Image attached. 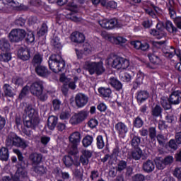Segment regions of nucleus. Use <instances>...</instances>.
<instances>
[{
  "label": "nucleus",
  "mask_w": 181,
  "mask_h": 181,
  "mask_svg": "<svg viewBox=\"0 0 181 181\" xmlns=\"http://www.w3.org/2000/svg\"><path fill=\"white\" fill-rule=\"evenodd\" d=\"M23 124L26 128L30 129H35L39 125V117L37 116V111L33 107L32 104H26L24 107Z\"/></svg>",
  "instance_id": "1"
},
{
  "label": "nucleus",
  "mask_w": 181,
  "mask_h": 181,
  "mask_svg": "<svg viewBox=\"0 0 181 181\" xmlns=\"http://www.w3.org/2000/svg\"><path fill=\"white\" fill-rule=\"evenodd\" d=\"M84 70L88 71L90 76L96 74V76H101L105 73V68H104V64L103 62H95L86 61L83 65Z\"/></svg>",
  "instance_id": "2"
},
{
  "label": "nucleus",
  "mask_w": 181,
  "mask_h": 181,
  "mask_svg": "<svg viewBox=\"0 0 181 181\" xmlns=\"http://www.w3.org/2000/svg\"><path fill=\"white\" fill-rule=\"evenodd\" d=\"M49 66L50 70L54 73H60L64 69L66 63L60 54H52L49 58Z\"/></svg>",
  "instance_id": "3"
},
{
  "label": "nucleus",
  "mask_w": 181,
  "mask_h": 181,
  "mask_svg": "<svg viewBox=\"0 0 181 181\" xmlns=\"http://www.w3.org/2000/svg\"><path fill=\"white\" fill-rule=\"evenodd\" d=\"M43 81H38L33 83L30 87V91L33 95L37 97L40 101H46L47 100V93L45 90Z\"/></svg>",
  "instance_id": "4"
},
{
  "label": "nucleus",
  "mask_w": 181,
  "mask_h": 181,
  "mask_svg": "<svg viewBox=\"0 0 181 181\" xmlns=\"http://www.w3.org/2000/svg\"><path fill=\"white\" fill-rule=\"evenodd\" d=\"M6 145V146H8V148H11V146H18L21 148L28 147V144H26V141L13 133L10 134L7 136Z\"/></svg>",
  "instance_id": "5"
},
{
  "label": "nucleus",
  "mask_w": 181,
  "mask_h": 181,
  "mask_svg": "<svg viewBox=\"0 0 181 181\" xmlns=\"http://www.w3.org/2000/svg\"><path fill=\"white\" fill-rule=\"evenodd\" d=\"M69 148L72 149L69 151V155H76L77 153V146L81 139V134L78 132H74L69 136Z\"/></svg>",
  "instance_id": "6"
},
{
  "label": "nucleus",
  "mask_w": 181,
  "mask_h": 181,
  "mask_svg": "<svg viewBox=\"0 0 181 181\" xmlns=\"http://www.w3.org/2000/svg\"><path fill=\"white\" fill-rule=\"evenodd\" d=\"M90 112L87 110H81L77 113L74 114L69 119V123L71 125H78L83 121H86L88 118Z\"/></svg>",
  "instance_id": "7"
},
{
  "label": "nucleus",
  "mask_w": 181,
  "mask_h": 181,
  "mask_svg": "<svg viewBox=\"0 0 181 181\" xmlns=\"http://www.w3.org/2000/svg\"><path fill=\"white\" fill-rule=\"evenodd\" d=\"M25 37L26 31L19 28L12 30L8 35L10 42L13 43H19V42H22Z\"/></svg>",
  "instance_id": "8"
},
{
  "label": "nucleus",
  "mask_w": 181,
  "mask_h": 181,
  "mask_svg": "<svg viewBox=\"0 0 181 181\" xmlns=\"http://www.w3.org/2000/svg\"><path fill=\"white\" fill-rule=\"evenodd\" d=\"M176 4H175V0H169L168 4V9L169 11V14L172 19H174V23L177 26V29H181V17H176V11H175V7Z\"/></svg>",
  "instance_id": "9"
},
{
  "label": "nucleus",
  "mask_w": 181,
  "mask_h": 181,
  "mask_svg": "<svg viewBox=\"0 0 181 181\" xmlns=\"http://www.w3.org/2000/svg\"><path fill=\"white\" fill-rule=\"evenodd\" d=\"M168 101L170 104H173V105H179L181 102V91H173L168 98Z\"/></svg>",
  "instance_id": "10"
},
{
  "label": "nucleus",
  "mask_w": 181,
  "mask_h": 181,
  "mask_svg": "<svg viewBox=\"0 0 181 181\" xmlns=\"http://www.w3.org/2000/svg\"><path fill=\"white\" fill-rule=\"evenodd\" d=\"M17 56L24 62L29 60V59H30V49L21 47L18 50Z\"/></svg>",
  "instance_id": "11"
},
{
  "label": "nucleus",
  "mask_w": 181,
  "mask_h": 181,
  "mask_svg": "<svg viewBox=\"0 0 181 181\" xmlns=\"http://www.w3.org/2000/svg\"><path fill=\"white\" fill-rule=\"evenodd\" d=\"M75 101L78 108H81V107H84L88 103V97L83 93H78L76 95Z\"/></svg>",
  "instance_id": "12"
},
{
  "label": "nucleus",
  "mask_w": 181,
  "mask_h": 181,
  "mask_svg": "<svg viewBox=\"0 0 181 181\" xmlns=\"http://www.w3.org/2000/svg\"><path fill=\"white\" fill-rule=\"evenodd\" d=\"M121 62H122V57H120L114 56L107 59V64L117 70H119V67L122 66Z\"/></svg>",
  "instance_id": "13"
},
{
  "label": "nucleus",
  "mask_w": 181,
  "mask_h": 181,
  "mask_svg": "<svg viewBox=\"0 0 181 181\" xmlns=\"http://www.w3.org/2000/svg\"><path fill=\"white\" fill-rule=\"evenodd\" d=\"M69 6V9L71 11V12L66 15V18L68 19H71V21H74V22H77L78 21V18L76 17L73 12L76 13L77 12V5L74 4V2H69L68 4Z\"/></svg>",
  "instance_id": "14"
},
{
  "label": "nucleus",
  "mask_w": 181,
  "mask_h": 181,
  "mask_svg": "<svg viewBox=\"0 0 181 181\" xmlns=\"http://www.w3.org/2000/svg\"><path fill=\"white\" fill-rule=\"evenodd\" d=\"M29 159L31 162L32 166H36L42 163V160L43 159V156L40 153H33L30 155Z\"/></svg>",
  "instance_id": "15"
},
{
  "label": "nucleus",
  "mask_w": 181,
  "mask_h": 181,
  "mask_svg": "<svg viewBox=\"0 0 181 181\" xmlns=\"http://www.w3.org/2000/svg\"><path fill=\"white\" fill-rule=\"evenodd\" d=\"M13 152L14 153H16L18 156V165L20 166V167H18V169H22L23 172H26L25 169H26V166H28V164H26V163L23 160V156L22 154V152H21L19 149H14Z\"/></svg>",
  "instance_id": "16"
},
{
  "label": "nucleus",
  "mask_w": 181,
  "mask_h": 181,
  "mask_svg": "<svg viewBox=\"0 0 181 181\" xmlns=\"http://www.w3.org/2000/svg\"><path fill=\"white\" fill-rule=\"evenodd\" d=\"M25 177H28V172L22 169H17L16 173L11 176L12 181H23Z\"/></svg>",
  "instance_id": "17"
},
{
  "label": "nucleus",
  "mask_w": 181,
  "mask_h": 181,
  "mask_svg": "<svg viewBox=\"0 0 181 181\" xmlns=\"http://www.w3.org/2000/svg\"><path fill=\"white\" fill-rule=\"evenodd\" d=\"M71 40L74 43H84L86 37L84 35L79 32H74L71 35Z\"/></svg>",
  "instance_id": "18"
},
{
  "label": "nucleus",
  "mask_w": 181,
  "mask_h": 181,
  "mask_svg": "<svg viewBox=\"0 0 181 181\" xmlns=\"http://www.w3.org/2000/svg\"><path fill=\"white\" fill-rule=\"evenodd\" d=\"M142 169L146 173H152L155 170V163L152 160H147L143 163Z\"/></svg>",
  "instance_id": "19"
},
{
  "label": "nucleus",
  "mask_w": 181,
  "mask_h": 181,
  "mask_svg": "<svg viewBox=\"0 0 181 181\" xmlns=\"http://www.w3.org/2000/svg\"><path fill=\"white\" fill-rule=\"evenodd\" d=\"M35 73H37V76H40V77H47V76L50 74V71H49L47 67L43 65H38L37 66H35Z\"/></svg>",
  "instance_id": "20"
},
{
  "label": "nucleus",
  "mask_w": 181,
  "mask_h": 181,
  "mask_svg": "<svg viewBox=\"0 0 181 181\" xmlns=\"http://www.w3.org/2000/svg\"><path fill=\"white\" fill-rule=\"evenodd\" d=\"M149 98V92L147 90H139L136 93L137 103L142 104L144 101H146Z\"/></svg>",
  "instance_id": "21"
},
{
  "label": "nucleus",
  "mask_w": 181,
  "mask_h": 181,
  "mask_svg": "<svg viewBox=\"0 0 181 181\" xmlns=\"http://www.w3.org/2000/svg\"><path fill=\"white\" fill-rule=\"evenodd\" d=\"M115 128L119 135H125L128 132V127L122 122L115 124Z\"/></svg>",
  "instance_id": "22"
},
{
  "label": "nucleus",
  "mask_w": 181,
  "mask_h": 181,
  "mask_svg": "<svg viewBox=\"0 0 181 181\" xmlns=\"http://www.w3.org/2000/svg\"><path fill=\"white\" fill-rule=\"evenodd\" d=\"M109 84H110L115 90H117V91L122 90V83L115 77H111L109 78Z\"/></svg>",
  "instance_id": "23"
},
{
  "label": "nucleus",
  "mask_w": 181,
  "mask_h": 181,
  "mask_svg": "<svg viewBox=\"0 0 181 181\" xmlns=\"http://www.w3.org/2000/svg\"><path fill=\"white\" fill-rule=\"evenodd\" d=\"M57 122H59V117L56 116H49L47 119V127L49 129L53 131V129L56 128Z\"/></svg>",
  "instance_id": "24"
},
{
  "label": "nucleus",
  "mask_w": 181,
  "mask_h": 181,
  "mask_svg": "<svg viewBox=\"0 0 181 181\" xmlns=\"http://www.w3.org/2000/svg\"><path fill=\"white\" fill-rule=\"evenodd\" d=\"M42 62H43V55L40 54H35L32 60V64L34 67L42 65Z\"/></svg>",
  "instance_id": "25"
},
{
  "label": "nucleus",
  "mask_w": 181,
  "mask_h": 181,
  "mask_svg": "<svg viewBox=\"0 0 181 181\" xmlns=\"http://www.w3.org/2000/svg\"><path fill=\"white\" fill-rule=\"evenodd\" d=\"M98 93L100 94L102 97L108 98L111 97V93H112V91L110 88L101 87L98 88Z\"/></svg>",
  "instance_id": "26"
},
{
  "label": "nucleus",
  "mask_w": 181,
  "mask_h": 181,
  "mask_svg": "<svg viewBox=\"0 0 181 181\" xmlns=\"http://www.w3.org/2000/svg\"><path fill=\"white\" fill-rule=\"evenodd\" d=\"M0 49L2 52H8L9 49H11L9 41L5 38L1 39L0 40Z\"/></svg>",
  "instance_id": "27"
},
{
  "label": "nucleus",
  "mask_w": 181,
  "mask_h": 181,
  "mask_svg": "<svg viewBox=\"0 0 181 181\" xmlns=\"http://www.w3.org/2000/svg\"><path fill=\"white\" fill-rule=\"evenodd\" d=\"M9 159V151L5 147L0 148V160L6 162Z\"/></svg>",
  "instance_id": "28"
},
{
  "label": "nucleus",
  "mask_w": 181,
  "mask_h": 181,
  "mask_svg": "<svg viewBox=\"0 0 181 181\" xmlns=\"http://www.w3.org/2000/svg\"><path fill=\"white\" fill-rule=\"evenodd\" d=\"M165 28L170 33H176L179 30L177 28L173 25V23L169 21L165 22Z\"/></svg>",
  "instance_id": "29"
},
{
  "label": "nucleus",
  "mask_w": 181,
  "mask_h": 181,
  "mask_svg": "<svg viewBox=\"0 0 181 181\" xmlns=\"http://www.w3.org/2000/svg\"><path fill=\"white\" fill-rule=\"evenodd\" d=\"M33 172L37 173V175H40V176H42V175H45V173H46L47 169L44 165H37L33 166Z\"/></svg>",
  "instance_id": "30"
},
{
  "label": "nucleus",
  "mask_w": 181,
  "mask_h": 181,
  "mask_svg": "<svg viewBox=\"0 0 181 181\" xmlns=\"http://www.w3.org/2000/svg\"><path fill=\"white\" fill-rule=\"evenodd\" d=\"M148 57L151 63H152L153 64H156V65L160 64L162 62L160 60V58L155 54H151V53L148 54Z\"/></svg>",
  "instance_id": "31"
},
{
  "label": "nucleus",
  "mask_w": 181,
  "mask_h": 181,
  "mask_svg": "<svg viewBox=\"0 0 181 181\" xmlns=\"http://www.w3.org/2000/svg\"><path fill=\"white\" fill-rule=\"evenodd\" d=\"M3 88L4 90L5 95L7 97H13V95H15V93H13V88L11 87V85L6 83L4 85Z\"/></svg>",
  "instance_id": "32"
},
{
  "label": "nucleus",
  "mask_w": 181,
  "mask_h": 181,
  "mask_svg": "<svg viewBox=\"0 0 181 181\" xmlns=\"http://www.w3.org/2000/svg\"><path fill=\"white\" fill-rule=\"evenodd\" d=\"M132 152V159H134V160H139L142 156V150L139 148H135Z\"/></svg>",
  "instance_id": "33"
},
{
  "label": "nucleus",
  "mask_w": 181,
  "mask_h": 181,
  "mask_svg": "<svg viewBox=\"0 0 181 181\" xmlns=\"http://www.w3.org/2000/svg\"><path fill=\"white\" fill-rule=\"evenodd\" d=\"M93 141H94V138L93 136L87 135L83 139L82 144L85 148H88L91 144H93Z\"/></svg>",
  "instance_id": "34"
},
{
  "label": "nucleus",
  "mask_w": 181,
  "mask_h": 181,
  "mask_svg": "<svg viewBox=\"0 0 181 181\" xmlns=\"http://www.w3.org/2000/svg\"><path fill=\"white\" fill-rule=\"evenodd\" d=\"M155 163L157 169H158L159 170H162L166 167L165 161H163V158H157L155 160Z\"/></svg>",
  "instance_id": "35"
},
{
  "label": "nucleus",
  "mask_w": 181,
  "mask_h": 181,
  "mask_svg": "<svg viewBox=\"0 0 181 181\" xmlns=\"http://www.w3.org/2000/svg\"><path fill=\"white\" fill-rule=\"evenodd\" d=\"M63 162L65 166H66V168H70L71 166L73 165V163H74V160H73V158L71 157V156L68 155V156H65L63 158Z\"/></svg>",
  "instance_id": "36"
},
{
  "label": "nucleus",
  "mask_w": 181,
  "mask_h": 181,
  "mask_svg": "<svg viewBox=\"0 0 181 181\" xmlns=\"http://www.w3.org/2000/svg\"><path fill=\"white\" fill-rule=\"evenodd\" d=\"M162 114V107L159 106V105H156L151 110V115L153 117H160Z\"/></svg>",
  "instance_id": "37"
},
{
  "label": "nucleus",
  "mask_w": 181,
  "mask_h": 181,
  "mask_svg": "<svg viewBox=\"0 0 181 181\" xmlns=\"http://www.w3.org/2000/svg\"><path fill=\"white\" fill-rule=\"evenodd\" d=\"M141 144V137L136 135H134L131 140V145L133 148H138Z\"/></svg>",
  "instance_id": "38"
},
{
  "label": "nucleus",
  "mask_w": 181,
  "mask_h": 181,
  "mask_svg": "<svg viewBox=\"0 0 181 181\" xmlns=\"http://www.w3.org/2000/svg\"><path fill=\"white\" fill-rule=\"evenodd\" d=\"M96 145L98 149H103L105 146V142H104V138L103 136L99 135L96 138Z\"/></svg>",
  "instance_id": "39"
},
{
  "label": "nucleus",
  "mask_w": 181,
  "mask_h": 181,
  "mask_svg": "<svg viewBox=\"0 0 181 181\" xmlns=\"http://www.w3.org/2000/svg\"><path fill=\"white\" fill-rule=\"evenodd\" d=\"M160 104L162 107L164 108V110H170L172 108L173 104L169 102L168 99H161Z\"/></svg>",
  "instance_id": "40"
},
{
  "label": "nucleus",
  "mask_w": 181,
  "mask_h": 181,
  "mask_svg": "<svg viewBox=\"0 0 181 181\" xmlns=\"http://www.w3.org/2000/svg\"><path fill=\"white\" fill-rule=\"evenodd\" d=\"M11 59H12V57L9 53H2L0 54V62H1L8 63Z\"/></svg>",
  "instance_id": "41"
},
{
  "label": "nucleus",
  "mask_w": 181,
  "mask_h": 181,
  "mask_svg": "<svg viewBox=\"0 0 181 181\" xmlns=\"http://www.w3.org/2000/svg\"><path fill=\"white\" fill-rule=\"evenodd\" d=\"M74 175L77 179H83V168L81 167L76 168L74 170Z\"/></svg>",
  "instance_id": "42"
},
{
  "label": "nucleus",
  "mask_w": 181,
  "mask_h": 181,
  "mask_svg": "<svg viewBox=\"0 0 181 181\" xmlns=\"http://www.w3.org/2000/svg\"><path fill=\"white\" fill-rule=\"evenodd\" d=\"M127 163L125 160H119L117 163V169L118 172H122V170H124V169H127Z\"/></svg>",
  "instance_id": "43"
},
{
  "label": "nucleus",
  "mask_w": 181,
  "mask_h": 181,
  "mask_svg": "<svg viewBox=\"0 0 181 181\" xmlns=\"http://www.w3.org/2000/svg\"><path fill=\"white\" fill-rule=\"evenodd\" d=\"M47 33V24L46 23H43L42 24L41 28L40 30L37 32L38 36H45Z\"/></svg>",
  "instance_id": "44"
},
{
  "label": "nucleus",
  "mask_w": 181,
  "mask_h": 181,
  "mask_svg": "<svg viewBox=\"0 0 181 181\" xmlns=\"http://www.w3.org/2000/svg\"><path fill=\"white\" fill-rule=\"evenodd\" d=\"M26 23V20L22 17H19L14 21V25L18 28H22Z\"/></svg>",
  "instance_id": "45"
},
{
  "label": "nucleus",
  "mask_w": 181,
  "mask_h": 181,
  "mask_svg": "<svg viewBox=\"0 0 181 181\" xmlns=\"http://www.w3.org/2000/svg\"><path fill=\"white\" fill-rule=\"evenodd\" d=\"M148 136L151 141L155 140L156 138V127H150L148 129Z\"/></svg>",
  "instance_id": "46"
},
{
  "label": "nucleus",
  "mask_w": 181,
  "mask_h": 181,
  "mask_svg": "<svg viewBox=\"0 0 181 181\" xmlns=\"http://www.w3.org/2000/svg\"><path fill=\"white\" fill-rule=\"evenodd\" d=\"M51 45L55 49H62V44L57 37H54L52 40Z\"/></svg>",
  "instance_id": "47"
},
{
  "label": "nucleus",
  "mask_w": 181,
  "mask_h": 181,
  "mask_svg": "<svg viewBox=\"0 0 181 181\" xmlns=\"http://www.w3.org/2000/svg\"><path fill=\"white\" fill-rule=\"evenodd\" d=\"M133 125L134 127H135V128H141L142 127V125H144V120H142V119H141V117H137L134 122H133Z\"/></svg>",
  "instance_id": "48"
},
{
  "label": "nucleus",
  "mask_w": 181,
  "mask_h": 181,
  "mask_svg": "<svg viewBox=\"0 0 181 181\" xmlns=\"http://www.w3.org/2000/svg\"><path fill=\"white\" fill-rule=\"evenodd\" d=\"M119 77L121 80H122V81H124L126 83L131 81V80L132 79V76H131V75L128 73L122 74H120Z\"/></svg>",
  "instance_id": "49"
},
{
  "label": "nucleus",
  "mask_w": 181,
  "mask_h": 181,
  "mask_svg": "<svg viewBox=\"0 0 181 181\" xmlns=\"http://www.w3.org/2000/svg\"><path fill=\"white\" fill-rule=\"evenodd\" d=\"M89 177L91 180L94 181L100 177V173L97 170H93L90 171Z\"/></svg>",
  "instance_id": "50"
},
{
  "label": "nucleus",
  "mask_w": 181,
  "mask_h": 181,
  "mask_svg": "<svg viewBox=\"0 0 181 181\" xmlns=\"http://www.w3.org/2000/svg\"><path fill=\"white\" fill-rule=\"evenodd\" d=\"M119 69H122L123 70H125V69H128L129 67V61L125 58L122 57V62H120Z\"/></svg>",
  "instance_id": "51"
},
{
  "label": "nucleus",
  "mask_w": 181,
  "mask_h": 181,
  "mask_svg": "<svg viewBox=\"0 0 181 181\" xmlns=\"http://www.w3.org/2000/svg\"><path fill=\"white\" fill-rule=\"evenodd\" d=\"M71 115L69 110L62 111L59 115L60 119H69Z\"/></svg>",
  "instance_id": "52"
},
{
  "label": "nucleus",
  "mask_w": 181,
  "mask_h": 181,
  "mask_svg": "<svg viewBox=\"0 0 181 181\" xmlns=\"http://www.w3.org/2000/svg\"><path fill=\"white\" fill-rule=\"evenodd\" d=\"M108 23L109 29H112V28H119V26H118V21L115 18L108 20Z\"/></svg>",
  "instance_id": "53"
},
{
  "label": "nucleus",
  "mask_w": 181,
  "mask_h": 181,
  "mask_svg": "<svg viewBox=\"0 0 181 181\" xmlns=\"http://www.w3.org/2000/svg\"><path fill=\"white\" fill-rule=\"evenodd\" d=\"M52 105L54 111H59V110H60V106L62 105V102L55 99L52 101Z\"/></svg>",
  "instance_id": "54"
},
{
  "label": "nucleus",
  "mask_w": 181,
  "mask_h": 181,
  "mask_svg": "<svg viewBox=\"0 0 181 181\" xmlns=\"http://www.w3.org/2000/svg\"><path fill=\"white\" fill-rule=\"evenodd\" d=\"M173 176L175 177H177V181H181V168H176L173 173Z\"/></svg>",
  "instance_id": "55"
},
{
  "label": "nucleus",
  "mask_w": 181,
  "mask_h": 181,
  "mask_svg": "<svg viewBox=\"0 0 181 181\" xmlns=\"http://www.w3.org/2000/svg\"><path fill=\"white\" fill-rule=\"evenodd\" d=\"M132 179L133 181H145V175L138 173L134 175Z\"/></svg>",
  "instance_id": "56"
},
{
  "label": "nucleus",
  "mask_w": 181,
  "mask_h": 181,
  "mask_svg": "<svg viewBox=\"0 0 181 181\" xmlns=\"http://www.w3.org/2000/svg\"><path fill=\"white\" fill-rule=\"evenodd\" d=\"M112 40L116 45H119V43H125L127 42V39L122 37H112Z\"/></svg>",
  "instance_id": "57"
},
{
  "label": "nucleus",
  "mask_w": 181,
  "mask_h": 181,
  "mask_svg": "<svg viewBox=\"0 0 181 181\" xmlns=\"http://www.w3.org/2000/svg\"><path fill=\"white\" fill-rule=\"evenodd\" d=\"M12 83L16 86H22L23 80L21 78L16 76L12 78Z\"/></svg>",
  "instance_id": "58"
},
{
  "label": "nucleus",
  "mask_w": 181,
  "mask_h": 181,
  "mask_svg": "<svg viewBox=\"0 0 181 181\" xmlns=\"http://www.w3.org/2000/svg\"><path fill=\"white\" fill-rule=\"evenodd\" d=\"M25 40L28 43H33L35 42V34L33 33H29L27 35Z\"/></svg>",
  "instance_id": "59"
},
{
  "label": "nucleus",
  "mask_w": 181,
  "mask_h": 181,
  "mask_svg": "<svg viewBox=\"0 0 181 181\" xmlns=\"http://www.w3.org/2000/svg\"><path fill=\"white\" fill-rule=\"evenodd\" d=\"M117 6V4L114 1H110L106 4V8L107 9H116Z\"/></svg>",
  "instance_id": "60"
},
{
  "label": "nucleus",
  "mask_w": 181,
  "mask_h": 181,
  "mask_svg": "<svg viewBox=\"0 0 181 181\" xmlns=\"http://www.w3.org/2000/svg\"><path fill=\"white\" fill-rule=\"evenodd\" d=\"M99 25L101 28L104 29H110V23H108V20H101L99 21Z\"/></svg>",
  "instance_id": "61"
},
{
  "label": "nucleus",
  "mask_w": 181,
  "mask_h": 181,
  "mask_svg": "<svg viewBox=\"0 0 181 181\" xmlns=\"http://www.w3.org/2000/svg\"><path fill=\"white\" fill-rule=\"evenodd\" d=\"M142 83H144V74L139 72L136 76V84H142Z\"/></svg>",
  "instance_id": "62"
},
{
  "label": "nucleus",
  "mask_w": 181,
  "mask_h": 181,
  "mask_svg": "<svg viewBox=\"0 0 181 181\" xmlns=\"http://www.w3.org/2000/svg\"><path fill=\"white\" fill-rule=\"evenodd\" d=\"M88 127H90V128H95V127H97L98 125V121L95 119H91L88 123Z\"/></svg>",
  "instance_id": "63"
},
{
  "label": "nucleus",
  "mask_w": 181,
  "mask_h": 181,
  "mask_svg": "<svg viewBox=\"0 0 181 181\" xmlns=\"http://www.w3.org/2000/svg\"><path fill=\"white\" fill-rule=\"evenodd\" d=\"M175 142L177 145H181V132L175 134Z\"/></svg>",
  "instance_id": "64"
}]
</instances>
